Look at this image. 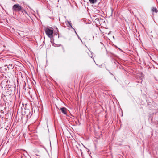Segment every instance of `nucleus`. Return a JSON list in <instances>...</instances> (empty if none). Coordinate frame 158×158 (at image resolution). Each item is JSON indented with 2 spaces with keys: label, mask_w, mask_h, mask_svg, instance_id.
Wrapping results in <instances>:
<instances>
[{
  "label": "nucleus",
  "mask_w": 158,
  "mask_h": 158,
  "mask_svg": "<svg viewBox=\"0 0 158 158\" xmlns=\"http://www.w3.org/2000/svg\"><path fill=\"white\" fill-rule=\"evenodd\" d=\"M51 28L52 29V27H51ZM44 31L48 37L50 38H52L53 37V31L52 29H50L49 28L47 27L45 29Z\"/></svg>",
  "instance_id": "obj_1"
},
{
  "label": "nucleus",
  "mask_w": 158,
  "mask_h": 158,
  "mask_svg": "<svg viewBox=\"0 0 158 158\" xmlns=\"http://www.w3.org/2000/svg\"><path fill=\"white\" fill-rule=\"evenodd\" d=\"M23 8L19 4L14 5L12 7V10L13 11L19 12L21 11Z\"/></svg>",
  "instance_id": "obj_2"
},
{
  "label": "nucleus",
  "mask_w": 158,
  "mask_h": 158,
  "mask_svg": "<svg viewBox=\"0 0 158 158\" xmlns=\"http://www.w3.org/2000/svg\"><path fill=\"white\" fill-rule=\"evenodd\" d=\"M8 90L9 92L10 91V94H11L12 93H15V86L10 87Z\"/></svg>",
  "instance_id": "obj_3"
},
{
  "label": "nucleus",
  "mask_w": 158,
  "mask_h": 158,
  "mask_svg": "<svg viewBox=\"0 0 158 158\" xmlns=\"http://www.w3.org/2000/svg\"><path fill=\"white\" fill-rule=\"evenodd\" d=\"M60 110H61L62 112V113H63V114H67V113L66 112V109L65 107H62L60 108Z\"/></svg>",
  "instance_id": "obj_4"
},
{
  "label": "nucleus",
  "mask_w": 158,
  "mask_h": 158,
  "mask_svg": "<svg viewBox=\"0 0 158 158\" xmlns=\"http://www.w3.org/2000/svg\"><path fill=\"white\" fill-rule=\"evenodd\" d=\"M152 10L153 12H155L156 13H157L158 11L157 9L155 7H153L152 9Z\"/></svg>",
  "instance_id": "obj_5"
},
{
  "label": "nucleus",
  "mask_w": 158,
  "mask_h": 158,
  "mask_svg": "<svg viewBox=\"0 0 158 158\" xmlns=\"http://www.w3.org/2000/svg\"><path fill=\"white\" fill-rule=\"evenodd\" d=\"M89 1L91 3L94 4L96 3L97 0H89Z\"/></svg>",
  "instance_id": "obj_6"
},
{
  "label": "nucleus",
  "mask_w": 158,
  "mask_h": 158,
  "mask_svg": "<svg viewBox=\"0 0 158 158\" xmlns=\"http://www.w3.org/2000/svg\"><path fill=\"white\" fill-rule=\"evenodd\" d=\"M68 23L69 24V25L70 26H71L72 25V23L71 22H70L69 21H68Z\"/></svg>",
  "instance_id": "obj_7"
},
{
  "label": "nucleus",
  "mask_w": 158,
  "mask_h": 158,
  "mask_svg": "<svg viewBox=\"0 0 158 158\" xmlns=\"http://www.w3.org/2000/svg\"><path fill=\"white\" fill-rule=\"evenodd\" d=\"M75 33H76V34L78 36V35H77V33L76 32V31H75V29H74V30H73Z\"/></svg>",
  "instance_id": "obj_8"
},
{
  "label": "nucleus",
  "mask_w": 158,
  "mask_h": 158,
  "mask_svg": "<svg viewBox=\"0 0 158 158\" xmlns=\"http://www.w3.org/2000/svg\"><path fill=\"white\" fill-rule=\"evenodd\" d=\"M70 27H71V28L73 29V30H74V29H75L72 26V25L71 26H70Z\"/></svg>",
  "instance_id": "obj_9"
},
{
  "label": "nucleus",
  "mask_w": 158,
  "mask_h": 158,
  "mask_svg": "<svg viewBox=\"0 0 158 158\" xmlns=\"http://www.w3.org/2000/svg\"><path fill=\"white\" fill-rule=\"evenodd\" d=\"M100 44L103 45V46H104V44H103L102 43V42H100Z\"/></svg>",
  "instance_id": "obj_10"
},
{
  "label": "nucleus",
  "mask_w": 158,
  "mask_h": 158,
  "mask_svg": "<svg viewBox=\"0 0 158 158\" xmlns=\"http://www.w3.org/2000/svg\"><path fill=\"white\" fill-rule=\"evenodd\" d=\"M78 38L81 41V38L79 37L78 35Z\"/></svg>",
  "instance_id": "obj_11"
}]
</instances>
